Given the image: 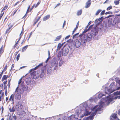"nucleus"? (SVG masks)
Masks as SVG:
<instances>
[{
  "label": "nucleus",
  "mask_w": 120,
  "mask_h": 120,
  "mask_svg": "<svg viewBox=\"0 0 120 120\" xmlns=\"http://www.w3.org/2000/svg\"><path fill=\"white\" fill-rule=\"evenodd\" d=\"M66 116H64L62 118V120H66Z\"/></svg>",
  "instance_id": "56"
},
{
  "label": "nucleus",
  "mask_w": 120,
  "mask_h": 120,
  "mask_svg": "<svg viewBox=\"0 0 120 120\" xmlns=\"http://www.w3.org/2000/svg\"><path fill=\"white\" fill-rule=\"evenodd\" d=\"M7 65H5V67L4 68V70H3L4 71H5L7 69Z\"/></svg>",
  "instance_id": "58"
},
{
  "label": "nucleus",
  "mask_w": 120,
  "mask_h": 120,
  "mask_svg": "<svg viewBox=\"0 0 120 120\" xmlns=\"http://www.w3.org/2000/svg\"><path fill=\"white\" fill-rule=\"evenodd\" d=\"M10 27H9L7 29L6 31V33H9L10 32Z\"/></svg>",
  "instance_id": "44"
},
{
  "label": "nucleus",
  "mask_w": 120,
  "mask_h": 120,
  "mask_svg": "<svg viewBox=\"0 0 120 120\" xmlns=\"http://www.w3.org/2000/svg\"><path fill=\"white\" fill-rule=\"evenodd\" d=\"M19 85H18V87L16 89L15 91L16 92L18 88L19 87H20V89L19 90H19L20 91V92H19V93L20 94H22L24 91H26L27 90L28 88V87L23 82H22L20 85L19 86Z\"/></svg>",
  "instance_id": "3"
},
{
  "label": "nucleus",
  "mask_w": 120,
  "mask_h": 120,
  "mask_svg": "<svg viewBox=\"0 0 120 120\" xmlns=\"http://www.w3.org/2000/svg\"><path fill=\"white\" fill-rule=\"evenodd\" d=\"M50 17V15H48L45 16L43 18V21H46Z\"/></svg>",
  "instance_id": "20"
},
{
  "label": "nucleus",
  "mask_w": 120,
  "mask_h": 120,
  "mask_svg": "<svg viewBox=\"0 0 120 120\" xmlns=\"http://www.w3.org/2000/svg\"><path fill=\"white\" fill-rule=\"evenodd\" d=\"M57 61L56 59L55 58H53L52 60L51 63V66H55L57 68Z\"/></svg>",
  "instance_id": "7"
},
{
  "label": "nucleus",
  "mask_w": 120,
  "mask_h": 120,
  "mask_svg": "<svg viewBox=\"0 0 120 120\" xmlns=\"http://www.w3.org/2000/svg\"><path fill=\"white\" fill-rule=\"evenodd\" d=\"M93 25H93L90 26L88 29V30H90L92 28Z\"/></svg>",
  "instance_id": "46"
},
{
  "label": "nucleus",
  "mask_w": 120,
  "mask_h": 120,
  "mask_svg": "<svg viewBox=\"0 0 120 120\" xmlns=\"http://www.w3.org/2000/svg\"><path fill=\"white\" fill-rule=\"evenodd\" d=\"M105 12V10H104L103 11L101 12V14H100L101 15H104V14Z\"/></svg>",
  "instance_id": "53"
},
{
  "label": "nucleus",
  "mask_w": 120,
  "mask_h": 120,
  "mask_svg": "<svg viewBox=\"0 0 120 120\" xmlns=\"http://www.w3.org/2000/svg\"><path fill=\"white\" fill-rule=\"evenodd\" d=\"M89 26H88V25H87V26L85 28V30H84V31L82 33L83 34H84L85 33L87 32L88 30V29H87L88 27Z\"/></svg>",
  "instance_id": "27"
},
{
  "label": "nucleus",
  "mask_w": 120,
  "mask_h": 120,
  "mask_svg": "<svg viewBox=\"0 0 120 120\" xmlns=\"http://www.w3.org/2000/svg\"><path fill=\"white\" fill-rule=\"evenodd\" d=\"M28 45H26L23 47L22 49V52H23L25 51L28 47Z\"/></svg>",
  "instance_id": "24"
},
{
  "label": "nucleus",
  "mask_w": 120,
  "mask_h": 120,
  "mask_svg": "<svg viewBox=\"0 0 120 120\" xmlns=\"http://www.w3.org/2000/svg\"><path fill=\"white\" fill-rule=\"evenodd\" d=\"M77 28H76V27L75 28L74 30H73V32H72V35L73 34H74V33L75 32V31L76 30H77Z\"/></svg>",
  "instance_id": "52"
},
{
  "label": "nucleus",
  "mask_w": 120,
  "mask_h": 120,
  "mask_svg": "<svg viewBox=\"0 0 120 120\" xmlns=\"http://www.w3.org/2000/svg\"><path fill=\"white\" fill-rule=\"evenodd\" d=\"M22 77L20 79H19V81L18 82V85H19L20 83H21L22 82Z\"/></svg>",
  "instance_id": "49"
},
{
  "label": "nucleus",
  "mask_w": 120,
  "mask_h": 120,
  "mask_svg": "<svg viewBox=\"0 0 120 120\" xmlns=\"http://www.w3.org/2000/svg\"><path fill=\"white\" fill-rule=\"evenodd\" d=\"M16 107L21 109L22 108V106L21 104L17 103L16 104Z\"/></svg>",
  "instance_id": "16"
},
{
  "label": "nucleus",
  "mask_w": 120,
  "mask_h": 120,
  "mask_svg": "<svg viewBox=\"0 0 120 120\" xmlns=\"http://www.w3.org/2000/svg\"><path fill=\"white\" fill-rule=\"evenodd\" d=\"M115 79L116 82L118 83L120 85V86L118 87L117 90H119L120 89V80L118 79L117 78H115Z\"/></svg>",
  "instance_id": "18"
},
{
  "label": "nucleus",
  "mask_w": 120,
  "mask_h": 120,
  "mask_svg": "<svg viewBox=\"0 0 120 120\" xmlns=\"http://www.w3.org/2000/svg\"><path fill=\"white\" fill-rule=\"evenodd\" d=\"M116 22L115 20H114L112 24V25L113 26H115L116 23Z\"/></svg>",
  "instance_id": "40"
},
{
  "label": "nucleus",
  "mask_w": 120,
  "mask_h": 120,
  "mask_svg": "<svg viewBox=\"0 0 120 120\" xmlns=\"http://www.w3.org/2000/svg\"><path fill=\"white\" fill-rule=\"evenodd\" d=\"M3 45H2L0 49V54H1L3 52Z\"/></svg>",
  "instance_id": "32"
},
{
  "label": "nucleus",
  "mask_w": 120,
  "mask_h": 120,
  "mask_svg": "<svg viewBox=\"0 0 120 120\" xmlns=\"http://www.w3.org/2000/svg\"><path fill=\"white\" fill-rule=\"evenodd\" d=\"M61 50L62 52V55L64 56H66L69 52V49L67 48H62Z\"/></svg>",
  "instance_id": "5"
},
{
  "label": "nucleus",
  "mask_w": 120,
  "mask_h": 120,
  "mask_svg": "<svg viewBox=\"0 0 120 120\" xmlns=\"http://www.w3.org/2000/svg\"><path fill=\"white\" fill-rule=\"evenodd\" d=\"M71 118V119L73 120V118H75L74 115L72 114L70 116Z\"/></svg>",
  "instance_id": "47"
},
{
  "label": "nucleus",
  "mask_w": 120,
  "mask_h": 120,
  "mask_svg": "<svg viewBox=\"0 0 120 120\" xmlns=\"http://www.w3.org/2000/svg\"><path fill=\"white\" fill-rule=\"evenodd\" d=\"M117 114L116 113H113L110 116L111 119V120H120L116 116Z\"/></svg>",
  "instance_id": "8"
},
{
  "label": "nucleus",
  "mask_w": 120,
  "mask_h": 120,
  "mask_svg": "<svg viewBox=\"0 0 120 120\" xmlns=\"http://www.w3.org/2000/svg\"><path fill=\"white\" fill-rule=\"evenodd\" d=\"M4 90H7V86H6L4 84Z\"/></svg>",
  "instance_id": "54"
},
{
  "label": "nucleus",
  "mask_w": 120,
  "mask_h": 120,
  "mask_svg": "<svg viewBox=\"0 0 120 120\" xmlns=\"http://www.w3.org/2000/svg\"><path fill=\"white\" fill-rule=\"evenodd\" d=\"M40 1H39L37 4H35V5L34 7L35 8H36L40 4Z\"/></svg>",
  "instance_id": "38"
},
{
  "label": "nucleus",
  "mask_w": 120,
  "mask_h": 120,
  "mask_svg": "<svg viewBox=\"0 0 120 120\" xmlns=\"http://www.w3.org/2000/svg\"><path fill=\"white\" fill-rule=\"evenodd\" d=\"M115 83L114 82H113L112 83L110 84L109 88L105 87V93L109 94L115 91V90H114L112 91V88L113 86H115Z\"/></svg>",
  "instance_id": "4"
},
{
  "label": "nucleus",
  "mask_w": 120,
  "mask_h": 120,
  "mask_svg": "<svg viewBox=\"0 0 120 120\" xmlns=\"http://www.w3.org/2000/svg\"><path fill=\"white\" fill-rule=\"evenodd\" d=\"M120 94V91H117V92H115L113 94V95L112 96L111 95H109L108 96H109L108 98H111L112 99V100H113V99L114 98L113 97V96H114L115 95H119ZM119 98H120V96H119Z\"/></svg>",
  "instance_id": "10"
},
{
  "label": "nucleus",
  "mask_w": 120,
  "mask_h": 120,
  "mask_svg": "<svg viewBox=\"0 0 120 120\" xmlns=\"http://www.w3.org/2000/svg\"><path fill=\"white\" fill-rule=\"evenodd\" d=\"M62 37V36L61 35H60L57 36L56 37V39L54 40V41H59L61 38Z\"/></svg>",
  "instance_id": "23"
},
{
  "label": "nucleus",
  "mask_w": 120,
  "mask_h": 120,
  "mask_svg": "<svg viewBox=\"0 0 120 120\" xmlns=\"http://www.w3.org/2000/svg\"><path fill=\"white\" fill-rule=\"evenodd\" d=\"M31 75L33 76L34 78L35 79H37L39 76V74L36 73L35 71H34L31 73Z\"/></svg>",
  "instance_id": "6"
},
{
  "label": "nucleus",
  "mask_w": 120,
  "mask_h": 120,
  "mask_svg": "<svg viewBox=\"0 0 120 120\" xmlns=\"http://www.w3.org/2000/svg\"><path fill=\"white\" fill-rule=\"evenodd\" d=\"M82 10H80L79 11H78L77 13V15L79 16L81 15L82 13Z\"/></svg>",
  "instance_id": "28"
},
{
  "label": "nucleus",
  "mask_w": 120,
  "mask_h": 120,
  "mask_svg": "<svg viewBox=\"0 0 120 120\" xmlns=\"http://www.w3.org/2000/svg\"><path fill=\"white\" fill-rule=\"evenodd\" d=\"M14 67V64H12V67H11V70H10L11 71H12L13 70L12 68H13Z\"/></svg>",
  "instance_id": "63"
},
{
  "label": "nucleus",
  "mask_w": 120,
  "mask_h": 120,
  "mask_svg": "<svg viewBox=\"0 0 120 120\" xmlns=\"http://www.w3.org/2000/svg\"><path fill=\"white\" fill-rule=\"evenodd\" d=\"M62 52L61 51H60L58 53V60H60V59Z\"/></svg>",
  "instance_id": "19"
},
{
  "label": "nucleus",
  "mask_w": 120,
  "mask_h": 120,
  "mask_svg": "<svg viewBox=\"0 0 120 120\" xmlns=\"http://www.w3.org/2000/svg\"><path fill=\"white\" fill-rule=\"evenodd\" d=\"M40 1H39L37 4H35V5L34 7L35 8H36L40 4Z\"/></svg>",
  "instance_id": "37"
},
{
  "label": "nucleus",
  "mask_w": 120,
  "mask_h": 120,
  "mask_svg": "<svg viewBox=\"0 0 120 120\" xmlns=\"http://www.w3.org/2000/svg\"><path fill=\"white\" fill-rule=\"evenodd\" d=\"M20 56V53L19 54L17 55L16 57L17 60V61L19 59V58Z\"/></svg>",
  "instance_id": "41"
},
{
  "label": "nucleus",
  "mask_w": 120,
  "mask_h": 120,
  "mask_svg": "<svg viewBox=\"0 0 120 120\" xmlns=\"http://www.w3.org/2000/svg\"><path fill=\"white\" fill-rule=\"evenodd\" d=\"M23 28L21 32V33L19 35V36L20 37V38L18 40V41L17 42H16V43H17V44H18V42H19V41L20 39L22 37V35L23 33Z\"/></svg>",
  "instance_id": "21"
},
{
  "label": "nucleus",
  "mask_w": 120,
  "mask_h": 120,
  "mask_svg": "<svg viewBox=\"0 0 120 120\" xmlns=\"http://www.w3.org/2000/svg\"><path fill=\"white\" fill-rule=\"evenodd\" d=\"M40 1H39L37 4H35V5L34 7L35 8H36L40 4Z\"/></svg>",
  "instance_id": "39"
},
{
  "label": "nucleus",
  "mask_w": 120,
  "mask_h": 120,
  "mask_svg": "<svg viewBox=\"0 0 120 120\" xmlns=\"http://www.w3.org/2000/svg\"><path fill=\"white\" fill-rule=\"evenodd\" d=\"M40 17H39L38 18V19H37V20L36 21H35L34 24H33V25L34 26L35 25V24H36V23L38 22V20H39V19H40Z\"/></svg>",
  "instance_id": "43"
},
{
  "label": "nucleus",
  "mask_w": 120,
  "mask_h": 120,
  "mask_svg": "<svg viewBox=\"0 0 120 120\" xmlns=\"http://www.w3.org/2000/svg\"><path fill=\"white\" fill-rule=\"evenodd\" d=\"M94 30L95 31H91V33L93 34V35H96V34H98V32L95 29H94L93 31Z\"/></svg>",
  "instance_id": "22"
},
{
  "label": "nucleus",
  "mask_w": 120,
  "mask_h": 120,
  "mask_svg": "<svg viewBox=\"0 0 120 120\" xmlns=\"http://www.w3.org/2000/svg\"><path fill=\"white\" fill-rule=\"evenodd\" d=\"M79 23V22H78L77 23L76 25V28H78V27Z\"/></svg>",
  "instance_id": "64"
},
{
  "label": "nucleus",
  "mask_w": 120,
  "mask_h": 120,
  "mask_svg": "<svg viewBox=\"0 0 120 120\" xmlns=\"http://www.w3.org/2000/svg\"><path fill=\"white\" fill-rule=\"evenodd\" d=\"M114 3L116 5H118L119 4V2L118 0H116L114 1Z\"/></svg>",
  "instance_id": "42"
},
{
  "label": "nucleus",
  "mask_w": 120,
  "mask_h": 120,
  "mask_svg": "<svg viewBox=\"0 0 120 120\" xmlns=\"http://www.w3.org/2000/svg\"><path fill=\"white\" fill-rule=\"evenodd\" d=\"M14 95L13 94H12L10 96L9 100H11L13 102L14 101Z\"/></svg>",
  "instance_id": "26"
},
{
  "label": "nucleus",
  "mask_w": 120,
  "mask_h": 120,
  "mask_svg": "<svg viewBox=\"0 0 120 120\" xmlns=\"http://www.w3.org/2000/svg\"><path fill=\"white\" fill-rule=\"evenodd\" d=\"M63 61H62L61 60L59 64V66H61L63 64Z\"/></svg>",
  "instance_id": "30"
},
{
  "label": "nucleus",
  "mask_w": 120,
  "mask_h": 120,
  "mask_svg": "<svg viewBox=\"0 0 120 120\" xmlns=\"http://www.w3.org/2000/svg\"><path fill=\"white\" fill-rule=\"evenodd\" d=\"M85 109H86V113H84V115L85 116H87L88 115H90V114L91 112H90L89 113L88 112L89 109V108L88 106H86L85 107Z\"/></svg>",
  "instance_id": "11"
},
{
  "label": "nucleus",
  "mask_w": 120,
  "mask_h": 120,
  "mask_svg": "<svg viewBox=\"0 0 120 120\" xmlns=\"http://www.w3.org/2000/svg\"><path fill=\"white\" fill-rule=\"evenodd\" d=\"M79 33H77V34H75L73 36V39H74L75 38H77L78 37V36H79L80 37H81L82 36V37L83 35H84L85 34H81L80 35H79Z\"/></svg>",
  "instance_id": "13"
},
{
  "label": "nucleus",
  "mask_w": 120,
  "mask_h": 120,
  "mask_svg": "<svg viewBox=\"0 0 120 120\" xmlns=\"http://www.w3.org/2000/svg\"><path fill=\"white\" fill-rule=\"evenodd\" d=\"M43 65V63H41L39 64L38 65V66H37L34 69H31L30 71V72L31 73L32 72H33L32 71H34L35 70H36L38 69V68L40 67H41Z\"/></svg>",
  "instance_id": "12"
},
{
  "label": "nucleus",
  "mask_w": 120,
  "mask_h": 120,
  "mask_svg": "<svg viewBox=\"0 0 120 120\" xmlns=\"http://www.w3.org/2000/svg\"><path fill=\"white\" fill-rule=\"evenodd\" d=\"M70 36V35H68L65 38V40L66 39H67Z\"/></svg>",
  "instance_id": "62"
},
{
  "label": "nucleus",
  "mask_w": 120,
  "mask_h": 120,
  "mask_svg": "<svg viewBox=\"0 0 120 120\" xmlns=\"http://www.w3.org/2000/svg\"><path fill=\"white\" fill-rule=\"evenodd\" d=\"M44 73L43 70L42 69L41 70V73L39 75V76L41 78H42L44 76Z\"/></svg>",
  "instance_id": "17"
},
{
  "label": "nucleus",
  "mask_w": 120,
  "mask_h": 120,
  "mask_svg": "<svg viewBox=\"0 0 120 120\" xmlns=\"http://www.w3.org/2000/svg\"><path fill=\"white\" fill-rule=\"evenodd\" d=\"M95 23L97 25L99 24L100 22H99L98 21V19H96L95 21Z\"/></svg>",
  "instance_id": "36"
},
{
  "label": "nucleus",
  "mask_w": 120,
  "mask_h": 120,
  "mask_svg": "<svg viewBox=\"0 0 120 120\" xmlns=\"http://www.w3.org/2000/svg\"><path fill=\"white\" fill-rule=\"evenodd\" d=\"M90 1L91 0H89L86 2V5L85 7V8H87L90 7L91 4Z\"/></svg>",
  "instance_id": "14"
},
{
  "label": "nucleus",
  "mask_w": 120,
  "mask_h": 120,
  "mask_svg": "<svg viewBox=\"0 0 120 120\" xmlns=\"http://www.w3.org/2000/svg\"><path fill=\"white\" fill-rule=\"evenodd\" d=\"M109 96H107L105 98H103L101 100L100 102L99 103V106L95 110V111L93 112L91 115L93 117L96 114L97 112L101 111L102 109L104 106L106 104H109L112 101V99L111 98H108Z\"/></svg>",
  "instance_id": "1"
},
{
  "label": "nucleus",
  "mask_w": 120,
  "mask_h": 120,
  "mask_svg": "<svg viewBox=\"0 0 120 120\" xmlns=\"http://www.w3.org/2000/svg\"><path fill=\"white\" fill-rule=\"evenodd\" d=\"M62 47L61 45V44L60 43H59L58 45L57 46V48L56 49V51H58L60 48Z\"/></svg>",
  "instance_id": "25"
},
{
  "label": "nucleus",
  "mask_w": 120,
  "mask_h": 120,
  "mask_svg": "<svg viewBox=\"0 0 120 120\" xmlns=\"http://www.w3.org/2000/svg\"><path fill=\"white\" fill-rule=\"evenodd\" d=\"M98 20L100 23L102 21V20L100 18H99V19H98Z\"/></svg>",
  "instance_id": "60"
},
{
  "label": "nucleus",
  "mask_w": 120,
  "mask_h": 120,
  "mask_svg": "<svg viewBox=\"0 0 120 120\" xmlns=\"http://www.w3.org/2000/svg\"><path fill=\"white\" fill-rule=\"evenodd\" d=\"M91 39V36L90 33L85 34L83 35L80 40L76 41L75 45L76 48H78L81 45H83L87 41H89Z\"/></svg>",
  "instance_id": "2"
},
{
  "label": "nucleus",
  "mask_w": 120,
  "mask_h": 120,
  "mask_svg": "<svg viewBox=\"0 0 120 120\" xmlns=\"http://www.w3.org/2000/svg\"><path fill=\"white\" fill-rule=\"evenodd\" d=\"M89 117L90 120H92L94 118L93 116L92 115L90 116Z\"/></svg>",
  "instance_id": "48"
},
{
  "label": "nucleus",
  "mask_w": 120,
  "mask_h": 120,
  "mask_svg": "<svg viewBox=\"0 0 120 120\" xmlns=\"http://www.w3.org/2000/svg\"><path fill=\"white\" fill-rule=\"evenodd\" d=\"M112 18H109V19L108 22V26H110L112 25Z\"/></svg>",
  "instance_id": "15"
},
{
  "label": "nucleus",
  "mask_w": 120,
  "mask_h": 120,
  "mask_svg": "<svg viewBox=\"0 0 120 120\" xmlns=\"http://www.w3.org/2000/svg\"><path fill=\"white\" fill-rule=\"evenodd\" d=\"M8 7V6H4L3 9H2V10L1 12H3Z\"/></svg>",
  "instance_id": "35"
},
{
  "label": "nucleus",
  "mask_w": 120,
  "mask_h": 120,
  "mask_svg": "<svg viewBox=\"0 0 120 120\" xmlns=\"http://www.w3.org/2000/svg\"><path fill=\"white\" fill-rule=\"evenodd\" d=\"M17 92V94H15V97L16 99L17 100H20L21 98V96L20 94H20L19 93V92H20L19 90H17L16 92Z\"/></svg>",
  "instance_id": "9"
},
{
  "label": "nucleus",
  "mask_w": 120,
  "mask_h": 120,
  "mask_svg": "<svg viewBox=\"0 0 120 120\" xmlns=\"http://www.w3.org/2000/svg\"><path fill=\"white\" fill-rule=\"evenodd\" d=\"M101 11V10L100 9L98 10L96 12V13L95 14L96 15H98L99 14L100 12Z\"/></svg>",
  "instance_id": "31"
},
{
  "label": "nucleus",
  "mask_w": 120,
  "mask_h": 120,
  "mask_svg": "<svg viewBox=\"0 0 120 120\" xmlns=\"http://www.w3.org/2000/svg\"><path fill=\"white\" fill-rule=\"evenodd\" d=\"M35 4H34V5H33L32 8H31L30 9V11H31L33 9V8H34V7L35 6Z\"/></svg>",
  "instance_id": "61"
},
{
  "label": "nucleus",
  "mask_w": 120,
  "mask_h": 120,
  "mask_svg": "<svg viewBox=\"0 0 120 120\" xmlns=\"http://www.w3.org/2000/svg\"><path fill=\"white\" fill-rule=\"evenodd\" d=\"M8 77L6 76V75H4L3 76L2 79V81H3L4 80H6L7 78Z\"/></svg>",
  "instance_id": "29"
},
{
  "label": "nucleus",
  "mask_w": 120,
  "mask_h": 120,
  "mask_svg": "<svg viewBox=\"0 0 120 120\" xmlns=\"http://www.w3.org/2000/svg\"><path fill=\"white\" fill-rule=\"evenodd\" d=\"M51 57H48V58L47 59V60L45 61V63H47L48 62V61L50 59V58Z\"/></svg>",
  "instance_id": "57"
},
{
  "label": "nucleus",
  "mask_w": 120,
  "mask_h": 120,
  "mask_svg": "<svg viewBox=\"0 0 120 120\" xmlns=\"http://www.w3.org/2000/svg\"><path fill=\"white\" fill-rule=\"evenodd\" d=\"M29 10H28V9H27V11L26 12V14L23 17V18H24L25 17H26V15H27L26 13H28L29 11Z\"/></svg>",
  "instance_id": "51"
},
{
  "label": "nucleus",
  "mask_w": 120,
  "mask_h": 120,
  "mask_svg": "<svg viewBox=\"0 0 120 120\" xmlns=\"http://www.w3.org/2000/svg\"><path fill=\"white\" fill-rule=\"evenodd\" d=\"M30 81H26V83L27 85H29L30 83Z\"/></svg>",
  "instance_id": "55"
},
{
  "label": "nucleus",
  "mask_w": 120,
  "mask_h": 120,
  "mask_svg": "<svg viewBox=\"0 0 120 120\" xmlns=\"http://www.w3.org/2000/svg\"><path fill=\"white\" fill-rule=\"evenodd\" d=\"M112 12L110 11H109L108 12H106L105 13V14L106 15H107V14H112Z\"/></svg>",
  "instance_id": "45"
},
{
  "label": "nucleus",
  "mask_w": 120,
  "mask_h": 120,
  "mask_svg": "<svg viewBox=\"0 0 120 120\" xmlns=\"http://www.w3.org/2000/svg\"><path fill=\"white\" fill-rule=\"evenodd\" d=\"M104 96V94H99L98 98L99 99H100L101 98V97Z\"/></svg>",
  "instance_id": "33"
},
{
  "label": "nucleus",
  "mask_w": 120,
  "mask_h": 120,
  "mask_svg": "<svg viewBox=\"0 0 120 120\" xmlns=\"http://www.w3.org/2000/svg\"><path fill=\"white\" fill-rule=\"evenodd\" d=\"M9 110L11 112H14L15 111V110L14 109V107H13L11 109V108H10L9 109Z\"/></svg>",
  "instance_id": "34"
},
{
  "label": "nucleus",
  "mask_w": 120,
  "mask_h": 120,
  "mask_svg": "<svg viewBox=\"0 0 120 120\" xmlns=\"http://www.w3.org/2000/svg\"><path fill=\"white\" fill-rule=\"evenodd\" d=\"M112 7L111 6H110L109 7L107 8V11H109V10H110L111 9H112Z\"/></svg>",
  "instance_id": "50"
},
{
  "label": "nucleus",
  "mask_w": 120,
  "mask_h": 120,
  "mask_svg": "<svg viewBox=\"0 0 120 120\" xmlns=\"http://www.w3.org/2000/svg\"><path fill=\"white\" fill-rule=\"evenodd\" d=\"M98 106V105H96V106H94L93 109V110H95V109L96 108H97V107Z\"/></svg>",
  "instance_id": "59"
}]
</instances>
